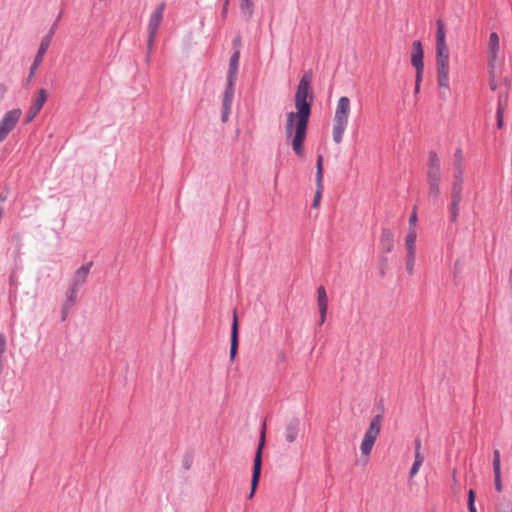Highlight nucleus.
Here are the masks:
<instances>
[{
	"label": "nucleus",
	"instance_id": "obj_1",
	"mask_svg": "<svg viewBox=\"0 0 512 512\" xmlns=\"http://www.w3.org/2000/svg\"><path fill=\"white\" fill-rule=\"evenodd\" d=\"M311 113L308 111H290L286 113L284 125L286 141L290 143L298 157H304V142L307 136L308 123Z\"/></svg>",
	"mask_w": 512,
	"mask_h": 512
},
{
	"label": "nucleus",
	"instance_id": "obj_2",
	"mask_svg": "<svg viewBox=\"0 0 512 512\" xmlns=\"http://www.w3.org/2000/svg\"><path fill=\"white\" fill-rule=\"evenodd\" d=\"M350 114L351 101L347 96H341L336 102L332 124V136L334 142L337 144L341 143L343 140Z\"/></svg>",
	"mask_w": 512,
	"mask_h": 512
},
{
	"label": "nucleus",
	"instance_id": "obj_3",
	"mask_svg": "<svg viewBox=\"0 0 512 512\" xmlns=\"http://www.w3.org/2000/svg\"><path fill=\"white\" fill-rule=\"evenodd\" d=\"M426 181L428 194L432 200H437L440 196L441 183V162L436 152L431 151L428 155Z\"/></svg>",
	"mask_w": 512,
	"mask_h": 512
},
{
	"label": "nucleus",
	"instance_id": "obj_4",
	"mask_svg": "<svg viewBox=\"0 0 512 512\" xmlns=\"http://www.w3.org/2000/svg\"><path fill=\"white\" fill-rule=\"evenodd\" d=\"M312 72L307 71L299 81L297 90L294 96L295 110L308 111L311 113V106L314 100L312 90Z\"/></svg>",
	"mask_w": 512,
	"mask_h": 512
},
{
	"label": "nucleus",
	"instance_id": "obj_5",
	"mask_svg": "<svg viewBox=\"0 0 512 512\" xmlns=\"http://www.w3.org/2000/svg\"><path fill=\"white\" fill-rule=\"evenodd\" d=\"M465 165L454 166L453 181L451 184V205L450 214L451 222H456L459 216L460 204L463 197Z\"/></svg>",
	"mask_w": 512,
	"mask_h": 512
},
{
	"label": "nucleus",
	"instance_id": "obj_6",
	"mask_svg": "<svg viewBox=\"0 0 512 512\" xmlns=\"http://www.w3.org/2000/svg\"><path fill=\"white\" fill-rule=\"evenodd\" d=\"M382 426V416L376 415L374 416L370 423L369 427L366 430L363 439L360 444V451L361 454L365 457H369L371 454V451L373 449V446L380 434Z\"/></svg>",
	"mask_w": 512,
	"mask_h": 512
},
{
	"label": "nucleus",
	"instance_id": "obj_7",
	"mask_svg": "<svg viewBox=\"0 0 512 512\" xmlns=\"http://www.w3.org/2000/svg\"><path fill=\"white\" fill-rule=\"evenodd\" d=\"M165 3L161 2L151 13L149 17V22L147 26V33H148V51L151 52L153 49V45L159 30V27L163 20V14L165 10Z\"/></svg>",
	"mask_w": 512,
	"mask_h": 512
},
{
	"label": "nucleus",
	"instance_id": "obj_8",
	"mask_svg": "<svg viewBox=\"0 0 512 512\" xmlns=\"http://www.w3.org/2000/svg\"><path fill=\"white\" fill-rule=\"evenodd\" d=\"M264 445H265V427L261 431L258 448H257L255 458H254L253 474H252V479H251V491L249 494V498H252L254 496L257 485L259 483L260 474H261V466H262V450H263Z\"/></svg>",
	"mask_w": 512,
	"mask_h": 512
},
{
	"label": "nucleus",
	"instance_id": "obj_9",
	"mask_svg": "<svg viewBox=\"0 0 512 512\" xmlns=\"http://www.w3.org/2000/svg\"><path fill=\"white\" fill-rule=\"evenodd\" d=\"M22 116L21 109L7 111L0 120V143L3 142L11 131L16 127Z\"/></svg>",
	"mask_w": 512,
	"mask_h": 512
},
{
	"label": "nucleus",
	"instance_id": "obj_10",
	"mask_svg": "<svg viewBox=\"0 0 512 512\" xmlns=\"http://www.w3.org/2000/svg\"><path fill=\"white\" fill-rule=\"evenodd\" d=\"M47 97H48L47 91L45 89H40L38 92V96L36 97L32 106L30 107V109L27 112L26 120H25L26 123H30L33 121V119L36 117V115L40 112L43 105L45 104Z\"/></svg>",
	"mask_w": 512,
	"mask_h": 512
},
{
	"label": "nucleus",
	"instance_id": "obj_11",
	"mask_svg": "<svg viewBox=\"0 0 512 512\" xmlns=\"http://www.w3.org/2000/svg\"><path fill=\"white\" fill-rule=\"evenodd\" d=\"M52 34H53V31H50L49 35L43 37V39L41 40L37 55L35 56L34 62L30 69V75H29L30 77H32L35 74L36 70L38 69L39 65L41 64L43 57L51 43Z\"/></svg>",
	"mask_w": 512,
	"mask_h": 512
},
{
	"label": "nucleus",
	"instance_id": "obj_12",
	"mask_svg": "<svg viewBox=\"0 0 512 512\" xmlns=\"http://www.w3.org/2000/svg\"><path fill=\"white\" fill-rule=\"evenodd\" d=\"M234 97V85L227 84L222 101V122H226L231 111V104Z\"/></svg>",
	"mask_w": 512,
	"mask_h": 512
},
{
	"label": "nucleus",
	"instance_id": "obj_13",
	"mask_svg": "<svg viewBox=\"0 0 512 512\" xmlns=\"http://www.w3.org/2000/svg\"><path fill=\"white\" fill-rule=\"evenodd\" d=\"M380 246L383 252L391 253L394 249V234L388 228H383L380 235Z\"/></svg>",
	"mask_w": 512,
	"mask_h": 512
},
{
	"label": "nucleus",
	"instance_id": "obj_14",
	"mask_svg": "<svg viewBox=\"0 0 512 512\" xmlns=\"http://www.w3.org/2000/svg\"><path fill=\"white\" fill-rule=\"evenodd\" d=\"M90 267L91 263L82 265L80 268H78L73 275L71 286L79 289L86 282Z\"/></svg>",
	"mask_w": 512,
	"mask_h": 512
},
{
	"label": "nucleus",
	"instance_id": "obj_15",
	"mask_svg": "<svg viewBox=\"0 0 512 512\" xmlns=\"http://www.w3.org/2000/svg\"><path fill=\"white\" fill-rule=\"evenodd\" d=\"M238 349V317L236 312L233 314V321L231 327V347H230V360L233 361L236 357Z\"/></svg>",
	"mask_w": 512,
	"mask_h": 512
},
{
	"label": "nucleus",
	"instance_id": "obj_16",
	"mask_svg": "<svg viewBox=\"0 0 512 512\" xmlns=\"http://www.w3.org/2000/svg\"><path fill=\"white\" fill-rule=\"evenodd\" d=\"M424 52L422 48V44L420 41H414L412 44V53H411V64L417 67H424L423 63Z\"/></svg>",
	"mask_w": 512,
	"mask_h": 512
},
{
	"label": "nucleus",
	"instance_id": "obj_17",
	"mask_svg": "<svg viewBox=\"0 0 512 512\" xmlns=\"http://www.w3.org/2000/svg\"><path fill=\"white\" fill-rule=\"evenodd\" d=\"M239 57H240V53H239V51H236L233 53V55L231 56L230 61H229L227 84H230V86L235 84V81L237 78Z\"/></svg>",
	"mask_w": 512,
	"mask_h": 512
},
{
	"label": "nucleus",
	"instance_id": "obj_18",
	"mask_svg": "<svg viewBox=\"0 0 512 512\" xmlns=\"http://www.w3.org/2000/svg\"><path fill=\"white\" fill-rule=\"evenodd\" d=\"M417 232L413 227H409L405 237V247L408 254H416Z\"/></svg>",
	"mask_w": 512,
	"mask_h": 512
},
{
	"label": "nucleus",
	"instance_id": "obj_19",
	"mask_svg": "<svg viewBox=\"0 0 512 512\" xmlns=\"http://www.w3.org/2000/svg\"><path fill=\"white\" fill-rule=\"evenodd\" d=\"M488 48L492 61H495L498 58V54L500 51L499 36L496 32H492L489 35Z\"/></svg>",
	"mask_w": 512,
	"mask_h": 512
},
{
	"label": "nucleus",
	"instance_id": "obj_20",
	"mask_svg": "<svg viewBox=\"0 0 512 512\" xmlns=\"http://www.w3.org/2000/svg\"><path fill=\"white\" fill-rule=\"evenodd\" d=\"M436 67H449L448 47H436Z\"/></svg>",
	"mask_w": 512,
	"mask_h": 512
},
{
	"label": "nucleus",
	"instance_id": "obj_21",
	"mask_svg": "<svg viewBox=\"0 0 512 512\" xmlns=\"http://www.w3.org/2000/svg\"><path fill=\"white\" fill-rule=\"evenodd\" d=\"M298 433H299V422L298 421L290 422L286 426L285 431H284V436H285L286 441L288 443H293L296 440Z\"/></svg>",
	"mask_w": 512,
	"mask_h": 512
},
{
	"label": "nucleus",
	"instance_id": "obj_22",
	"mask_svg": "<svg viewBox=\"0 0 512 512\" xmlns=\"http://www.w3.org/2000/svg\"><path fill=\"white\" fill-rule=\"evenodd\" d=\"M436 24V47H448L446 43V30L444 22L442 20H437Z\"/></svg>",
	"mask_w": 512,
	"mask_h": 512
},
{
	"label": "nucleus",
	"instance_id": "obj_23",
	"mask_svg": "<svg viewBox=\"0 0 512 512\" xmlns=\"http://www.w3.org/2000/svg\"><path fill=\"white\" fill-rule=\"evenodd\" d=\"M78 290H79L78 288L70 286V289L67 292V299H66V302L64 304L63 319H65V317H66V310H68L76 302Z\"/></svg>",
	"mask_w": 512,
	"mask_h": 512
},
{
	"label": "nucleus",
	"instance_id": "obj_24",
	"mask_svg": "<svg viewBox=\"0 0 512 512\" xmlns=\"http://www.w3.org/2000/svg\"><path fill=\"white\" fill-rule=\"evenodd\" d=\"M317 302L319 310L328 309V298L323 286H320L317 289Z\"/></svg>",
	"mask_w": 512,
	"mask_h": 512
},
{
	"label": "nucleus",
	"instance_id": "obj_25",
	"mask_svg": "<svg viewBox=\"0 0 512 512\" xmlns=\"http://www.w3.org/2000/svg\"><path fill=\"white\" fill-rule=\"evenodd\" d=\"M495 510L496 512H512V503L509 500L502 498L497 502Z\"/></svg>",
	"mask_w": 512,
	"mask_h": 512
},
{
	"label": "nucleus",
	"instance_id": "obj_26",
	"mask_svg": "<svg viewBox=\"0 0 512 512\" xmlns=\"http://www.w3.org/2000/svg\"><path fill=\"white\" fill-rule=\"evenodd\" d=\"M323 174H324L323 156L319 155L317 158V163H316V183L317 184H320V182L323 181Z\"/></svg>",
	"mask_w": 512,
	"mask_h": 512
},
{
	"label": "nucleus",
	"instance_id": "obj_27",
	"mask_svg": "<svg viewBox=\"0 0 512 512\" xmlns=\"http://www.w3.org/2000/svg\"><path fill=\"white\" fill-rule=\"evenodd\" d=\"M323 188H324L323 181H321L320 184L316 183V192H315L314 201H313L314 208H317L319 206V203L322 198Z\"/></svg>",
	"mask_w": 512,
	"mask_h": 512
},
{
	"label": "nucleus",
	"instance_id": "obj_28",
	"mask_svg": "<svg viewBox=\"0 0 512 512\" xmlns=\"http://www.w3.org/2000/svg\"><path fill=\"white\" fill-rule=\"evenodd\" d=\"M240 8L247 16H251L253 12V3L251 0H240Z\"/></svg>",
	"mask_w": 512,
	"mask_h": 512
},
{
	"label": "nucleus",
	"instance_id": "obj_29",
	"mask_svg": "<svg viewBox=\"0 0 512 512\" xmlns=\"http://www.w3.org/2000/svg\"><path fill=\"white\" fill-rule=\"evenodd\" d=\"M501 471V463H500V452L499 450H494L493 452V472Z\"/></svg>",
	"mask_w": 512,
	"mask_h": 512
},
{
	"label": "nucleus",
	"instance_id": "obj_30",
	"mask_svg": "<svg viewBox=\"0 0 512 512\" xmlns=\"http://www.w3.org/2000/svg\"><path fill=\"white\" fill-rule=\"evenodd\" d=\"M415 255H416V254H408V253H407V258H406V269H407V271H408V273H409V274H412V273H413V270H414Z\"/></svg>",
	"mask_w": 512,
	"mask_h": 512
},
{
	"label": "nucleus",
	"instance_id": "obj_31",
	"mask_svg": "<svg viewBox=\"0 0 512 512\" xmlns=\"http://www.w3.org/2000/svg\"><path fill=\"white\" fill-rule=\"evenodd\" d=\"M423 462H424V460H420V459L419 460H417V459L414 460V463H413V465H412V467L410 469V473H409L410 478H413L419 472Z\"/></svg>",
	"mask_w": 512,
	"mask_h": 512
},
{
	"label": "nucleus",
	"instance_id": "obj_32",
	"mask_svg": "<svg viewBox=\"0 0 512 512\" xmlns=\"http://www.w3.org/2000/svg\"><path fill=\"white\" fill-rule=\"evenodd\" d=\"M437 83L439 85V87L445 89V90H449L450 88V83H449V75L448 76H445V77H437Z\"/></svg>",
	"mask_w": 512,
	"mask_h": 512
},
{
	"label": "nucleus",
	"instance_id": "obj_33",
	"mask_svg": "<svg viewBox=\"0 0 512 512\" xmlns=\"http://www.w3.org/2000/svg\"><path fill=\"white\" fill-rule=\"evenodd\" d=\"M494 483H495L496 490L498 492H501L503 489L502 479H501V471L494 472Z\"/></svg>",
	"mask_w": 512,
	"mask_h": 512
},
{
	"label": "nucleus",
	"instance_id": "obj_34",
	"mask_svg": "<svg viewBox=\"0 0 512 512\" xmlns=\"http://www.w3.org/2000/svg\"><path fill=\"white\" fill-rule=\"evenodd\" d=\"M464 165L463 153L461 149H457L454 153V166Z\"/></svg>",
	"mask_w": 512,
	"mask_h": 512
},
{
	"label": "nucleus",
	"instance_id": "obj_35",
	"mask_svg": "<svg viewBox=\"0 0 512 512\" xmlns=\"http://www.w3.org/2000/svg\"><path fill=\"white\" fill-rule=\"evenodd\" d=\"M415 459L424 460V455L421 453V441L420 439L415 440Z\"/></svg>",
	"mask_w": 512,
	"mask_h": 512
},
{
	"label": "nucleus",
	"instance_id": "obj_36",
	"mask_svg": "<svg viewBox=\"0 0 512 512\" xmlns=\"http://www.w3.org/2000/svg\"><path fill=\"white\" fill-rule=\"evenodd\" d=\"M6 350V338L3 334H0V359H3V354Z\"/></svg>",
	"mask_w": 512,
	"mask_h": 512
},
{
	"label": "nucleus",
	"instance_id": "obj_37",
	"mask_svg": "<svg viewBox=\"0 0 512 512\" xmlns=\"http://www.w3.org/2000/svg\"><path fill=\"white\" fill-rule=\"evenodd\" d=\"M437 77H445L449 75V67H436Z\"/></svg>",
	"mask_w": 512,
	"mask_h": 512
},
{
	"label": "nucleus",
	"instance_id": "obj_38",
	"mask_svg": "<svg viewBox=\"0 0 512 512\" xmlns=\"http://www.w3.org/2000/svg\"><path fill=\"white\" fill-rule=\"evenodd\" d=\"M497 126L498 128H502L503 126V109L498 107L497 110Z\"/></svg>",
	"mask_w": 512,
	"mask_h": 512
},
{
	"label": "nucleus",
	"instance_id": "obj_39",
	"mask_svg": "<svg viewBox=\"0 0 512 512\" xmlns=\"http://www.w3.org/2000/svg\"><path fill=\"white\" fill-rule=\"evenodd\" d=\"M416 69V79L415 82L421 83L424 73V67H417Z\"/></svg>",
	"mask_w": 512,
	"mask_h": 512
},
{
	"label": "nucleus",
	"instance_id": "obj_40",
	"mask_svg": "<svg viewBox=\"0 0 512 512\" xmlns=\"http://www.w3.org/2000/svg\"><path fill=\"white\" fill-rule=\"evenodd\" d=\"M417 213L414 210L409 218V227H413L416 229V223H417Z\"/></svg>",
	"mask_w": 512,
	"mask_h": 512
},
{
	"label": "nucleus",
	"instance_id": "obj_41",
	"mask_svg": "<svg viewBox=\"0 0 512 512\" xmlns=\"http://www.w3.org/2000/svg\"><path fill=\"white\" fill-rule=\"evenodd\" d=\"M475 498H476V494H475L474 490L470 489L468 491V506H472V504H475Z\"/></svg>",
	"mask_w": 512,
	"mask_h": 512
},
{
	"label": "nucleus",
	"instance_id": "obj_42",
	"mask_svg": "<svg viewBox=\"0 0 512 512\" xmlns=\"http://www.w3.org/2000/svg\"><path fill=\"white\" fill-rule=\"evenodd\" d=\"M327 311H328V309L319 310V314H320L319 324L320 325L324 324V322L326 320Z\"/></svg>",
	"mask_w": 512,
	"mask_h": 512
},
{
	"label": "nucleus",
	"instance_id": "obj_43",
	"mask_svg": "<svg viewBox=\"0 0 512 512\" xmlns=\"http://www.w3.org/2000/svg\"><path fill=\"white\" fill-rule=\"evenodd\" d=\"M6 92H7L6 85L3 83H0V100L4 98Z\"/></svg>",
	"mask_w": 512,
	"mask_h": 512
},
{
	"label": "nucleus",
	"instance_id": "obj_44",
	"mask_svg": "<svg viewBox=\"0 0 512 512\" xmlns=\"http://www.w3.org/2000/svg\"><path fill=\"white\" fill-rule=\"evenodd\" d=\"M421 83L415 82V93H419Z\"/></svg>",
	"mask_w": 512,
	"mask_h": 512
},
{
	"label": "nucleus",
	"instance_id": "obj_45",
	"mask_svg": "<svg viewBox=\"0 0 512 512\" xmlns=\"http://www.w3.org/2000/svg\"><path fill=\"white\" fill-rule=\"evenodd\" d=\"M469 512H477L475 504H472V506H468Z\"/></svg>",
	"mask_w": 512,
	"mask_h": 512
},
{
	"label": "nucleus",
	"instance_id": "obj_46",
	"mask_svg": "<svg viewBox=\"0 0 512 512\" xmlns=\"http://www.w3.org/2000/svg\"><path fill=\"white\" fill-rule=\"evenodd\" d=\"M227 7H228V1L226 0L224 3V7H223V14H225L227 12Z\"/></svg>",
	"mask_w": 512,
	"mask_h": 512
},
{
	"label": "nucleus",
	"instance_id": "obj_47",
	"mask_svg": "<svg viewBox=\"0 0 512 512\" xmlns=\"http://www.w3.org/2000/svg\"><path fill=\"white\" fill-rule=\"evenodd\" d=\"M2 368H3V359H0V373L2 372Z\"/></svg>",
	"mask_w": 512,
	"mask_h": 512
}]
</instances>
